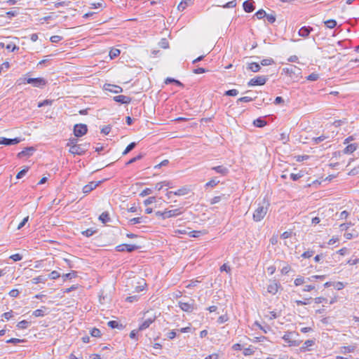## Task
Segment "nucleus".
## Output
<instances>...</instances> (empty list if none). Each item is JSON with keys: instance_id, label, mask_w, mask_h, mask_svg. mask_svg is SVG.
<instances>
[{"instance_id": "nucleus-1", "label": "nucleus", "mask_w": 359, "mask_h": 359, "mask_svg": "<svg viewBox=\"0 0 359 359\" xmlns=\"http://www.w3.org/2000/svg\"><path fill=\"white\" fill-rule=\"evenodd\" d=\"M268 211V205H259L253 213V219L259 222L264 219Z\"/></svg>"}, {"instance_id": "nucleus-2", "label": "nucleus", "mask_w": 359, "mask_h": 359, "mask_svg": "<svg viewBox=\"0 0 359 359\" xmlns=\"http://www.w3.org/2000/svg\"><path fill=\"white\" fill-rule=\"evenodd\" d=\"M90 144H72L69 148V151L70 153L74 155H83L88 150V147Z\"/></svg>"}, {"instance_id": "nucleus-3", "label": "nucleus", "mask_w": 359, "mask_h": 359, "mask_svg": "<svg viewBox=\"0 0 359 359\" xmlns=\"http://www.w3.org/2000/svg\"><path fill=\"white\" fill-rule=\"evenodd\" d=\"M178 305L183 311L187 313H191L196 309V304L194 299H190L189 302L180 301Z\"/></svg>"}, {"instance_id": "nucleus-4", "label": "nucleus", "mask_w": 359, "mask_h": 359, "mask_svg": "<svg viewBox=\"0 0 359 359\" xmlns=\"http://www.w3.org/2000/svg\"><path fill=\"white\" fill-rule=\"evenodd\" d=\"M268 77L266 76H258L249 81L248 83V86H262L266 83Z\"/></svg>"}, {"instance_id": "nucleus-5", "label": "nucleus", "mask_w": 359, "mask_h": 359, "mask_svg": "<svg viewBox=\"0 0 359 359\" xmlns=\"http://www.w3.org/2000/svg\"><path fill=\"white\" fill-rule=\"evenodd\" d=\"M23 83L32 84L34 87H41L45 85V79L43 78H24Z\"/></svg>"}, {"instance_id": "nucleus-6", "label": "nucleus", "mask_w": 359, "mask_h": 359, "mask_svg": "<svg viewBox=\"0 0 359 359\" xmlns=\"http://www.w3.org/2000/svg\"><path fill=\"white\" fill-rule=\"evenodd\" d=\"M292 334L293 332H286L282 338L286 343L288 344L290 346H299L300 344L302 343V341L292 339Z\"/></svg>"}, {"instance_id": "nucleus-7", "label": "nucleus", "mask_w": 359, "mask_h": 359, "mask_svg": "<svg viewBox=\"0 0 359 359\" xmlns=\"http://www.w3.org/2000/svg\"><path fill=\"white\" fill-rule=\"evenodd\" d=\"M88 128L86 124H76L74 127V134L76 137H80L86 134Z\"/></svg>"}, {"instance_id": "nucleus-8", "label": "nucleus", "mask_w": 359, "mask_h": 359, "mask_svg": "<svg viewBox=\"0 0 359 359\" xmlns=\"http://www.w3.org/2000/svg\"><path fill=\"white\" fill-rule=\"evenodd\" d=\"M22 141L20 137H15L13 139L6 138L4 137H0V144H4L6 146H10L13 144H17Z\"/></svg>"}, {"instance_id": "nucleus-9", "label": "nucleus", "mask_w": 359, "mask_h": 359, "mask_svg": "<svg viewBox=\"0 0 359 359\" xmlns=\"http://www.w3.org/2000/svg\"><path fill=\"white\" fill-rule=\"evenodd\" d=\"M104 88L105 90H107V91L116 93V94L123 92V88L121 86H116V85L108 83V84H105L104 86Z\"/></svg>"}, {"instance_id": "nucleus-10", "label": "nucleus", "mask_w": 359, "mask_h": 359, "mask_svg": "<svg viewBox=\"0 0 359 359\" xmlns=\"http://www.w3.org/2000/svg\"><path fill=\"white\" fill-rule=\"evenodd\" d=\"M113 100L121 104H129L132 101V98L130 97L123 95L114 96Z\"/></svg>"}, {"instance_id": "nucleus-11", "label": "nucleus", "mask_w": 359, "mask_h": 359, "mask_svg": "<svg viewBox=\"0 0 359 359\" xmlns=\"http://www.w3.org/2000/svg\"><path fill=\"white\" fill-rule=\"evenodd\" d=\"M165 210V217L168 218H170V217H177L178 215H180L181 214H182V208H176V209H173V210Z\"/></svg>"}, {"instance_id": "nucleus-12", "label": "nucleus", "mask_w": 359, "mask_h": 359, "mask_svg": "<svg viewBox=\"0 0 359 359\" xmlns=\"http://www.w3.org/2000/svg\"><path fill=\"white\" fill-rule=\"evenodd\" d=\"M34 151V149L32 147H26L24 150L18 154V157L20 158L29 157L32 155Z\"/></svg>"}, {"instance_id": "nucleus-13", "label": "nucleus", "mask_w": 359, "mask_h": 359, "mask_svg": "<svg viewBox=\"0 0 359 359\" xmlns=\"http://www.w3.org/2000/svg\"><path fill=\"white\" fill-rule=\"evenodd\" d=\"M100 183V182H90L88 184L85 185L83 187V192L85 194H88L90 191H92L93 189H95Z\"/></svg>"}, {"instance_id": "nucleus-14", "label": "nucleus", "mask_w": 359, "mask_h": 359, "mask_svg": "<svg viewBox=\"0 0 359 359\" xmlns=\"http://www.w3.org/2000/svg\"><path fill=\"white\" fill-rule=\"evenodd\" d=\"M254 1L253 0H247L243 2V7L244 11L246 13H251L255 10L254 6Z\"/></svg>"}, {"instance_id": "nucleus-15", "label": "nucleus", "mask_w": 359, "mask_h": 359, "mask_svg": "<svg viewBox=\"0 0 359 359\" xmlns=\"http://www.w3.org/2000/svg\"><path fill=\"white\" fill-rule=\"evenodd\" d=\"M313 30V27L309 26H304L298 32V34L300 36L307 37L309 34Z\"/></svg>"}, {"instance_id": "nucleus-16", "label": "nucleus", "mask_w": 359, "mask_h": 359, "mask_svg": "<svg viewBox=\"0 0 359 359\" xmlns=\"http://www.w3.org/2000/svg\"><path fill=\"white\" fill-rule=\"evenodd\" d=\"M315 344V340L314 339H308L306 340L303 346L300 347L299 351L300 352L304 353L307 351H310L309 348V346H312Z\"/></svg>"}, {"instance_id": "nucleus-17", "label": "nucleus", "mask_w": 359, "mask_h": 359, "mask_svg": "<svg viewBox=\"0 0 359 359\" xmlns=\"http://www.w3.org/2000/svg\"><path fill=\"white\" fill-rule=\"evenodd\" d=\"M211 169L223 176L226 175L229 172L228 168L223 165L215 166V167H212Z\"/></svg>"}, {"instance_id": "nucleus-18", "label": "nucleus", "mask_w": 359, "mask_h": 359, "mask_svg": "<svg viewBox=\"0 0 359 359\" xmlns=\"http://www.w3.org/2000/svg\"><path fill=\"white\" fill-rule=\"evenodd\" d=\"M278 287H279V285L276 282L273 281L268 285L267 291H268V292H269L272 294H276V292L278 290Z\"/></svg>"}, {"instance_id": "nucleus-19", "label": "nucleus", "mask_w": 359, "mask_h": 359, "mask_svg": "<svg viewBox=\"0 0 359 359\" xmlns=\"http://www.w3.org/2000/svg\"><path fill=\"white\" fill-rule=\"evenodd\" d=\"M154 321V318H147L146 319L140 326L138 328L139 331H142L148 328L150 325Z\"/></svg>"}, {"instance_id": "nucleus-20", "label": "nucleus", "mask_w": 359, "mask_h": 359, "mask_svg": "<svg viewBox=\"0 0 359 359\" xmlns=\"http://www.w3.org/2000/svg\"><path fill=\"white\" fill-rule=\"evenodd\" d=\"M147 217H134L129 220L128 223L130 225L140 224V223H147Z\"/></svg>"}, {"instance_id": "nucleus-21", "label": "nucleus", "mask_w": 359, "mask_h": 359, "mask_svg": "<svg viewBox=\"0 0 359 359\" xmlns=\"http://www.w3.org/2000/svg\"><path fill=\"white\" fill-rule=\"evenodd\" d=\"M247 69L252 72H258L261 69V67L257 62H250L248 64Z\"/></svg>"}, {"instance_id": "nucleus-22", "label": "nucleus", "mask_w": 359, "mask_h": 359, "mask_svg": "<svg viewBox=\"0 0 359 359\" xmlns=\"http://www.w3.org/2000/svg\"><path fill=\"white\" fill-rule=\"evenodd\" d=\"M76 277V271H72L71 273L63 274L61 276V281L60 283V285H61L62 283L65 282L67 279H72Z\"/></svg>"}, {"instance_id": "nucleus-23", "label": "nucleus", "mask_w": 359, "mask_h": 359, "mask_svg": "<svg viewBox=\"0 0 359 359\" xmlns=\"http://www.w3.org/2000/svg\"><path fill=\"white\" fill-rule=\"evenodd\" d=\"M228 198H229V196H226L225 194H222L220 196H215L210 200V204L213 205V204L217 203L222 200L226 201L228 199Z\"/></svg>"}, {"instance_id": "nucleus-24", "label": "nucleus", "mask_w": 359, "mask_h": 359, "mask_svg": "<svg viewBox=\"0 0 359 359\" xmlns=\"http://www.w3.org/2000/svg\"><path fill=\"white\" fill-rule=\"evenodd\" d=\"M191 4V0H182L177 6L180 11H183L187 6Z\"/></svg>"}, {"instance_id": "nucleus-25", "label": "nucleus", "mask_w": 359, "mask_h": 359, "mask_svg": "<svg viewBox=\"0 0 359 359\" xmlns=\"http://www.w3.org/2000/svg\"><path fill=\"white\" fill-rule=\"evenodd\" d=\"M357 144H351L347 145L345 149H344V154H352L353 151H355L357 149Z\"/></svg>"}, {"instance_id": "nucleus-26", "label": "nucleus", "mask_w": 359, "mask_h": 359, "mask_svg": "<svg viewBox=\"0 0 359 359\" xmlns=\"http://www.w3.org/2000/svg\"><path fill=\"white\" fill-rule=\"evenodd\" d=\"M99 219L103 223L106 224L110 221L109 214L107 212H103L99 217Z\"/></svg>"}, {"instance_id": "nucleus-27", "label": "nucleus", "mask_w": 359, "mask_h": 359, "mask_svg": "<svg viewBox=\"0 0 359 359\" xmlns=\"http://www.w3.org/2000/svg\"><path fill=\"white\" fill-rule=\"evenodd\" d=\"M189 189L186 187H184L175 191L173 192V194L175 195V196H184L186 194H187L189 193Z\"/></svg>"}, {"instance_id": "nucleus-28", "label": "nucleus", "mask_w": 359, "mask_h": 359, "mask_svg": "<svg viewBox=\"0 0 359 359\" xmlns=\"http://www.w3.org/2000/svg\"><path fill=\"white\" fill-rule=\"evenodd\" d=\"M254 125L257 128H262L266 125V121L262 118H258L253 122Z\"/></svg>"}, {"instance_id": "nucleus-29", "label": "nucleus", "mask_w": 359, "mask_h": 359, "mask_svg": "<svg viewBox=\"0 0 359 359\" xmlns=\"http://www.w3.org/2000/svg\"><path fill=\"white\" fill-rule=\"evenodd\" d=\"M355 346H342L341 348V353H352L355 351Z\"/></svg>"}, {"instance_id": "nucleus-30", "label": "nucleus", "mask_w": 359, "mask_h": 359, "mask_svg": "<svg viewBox=\"0 0 359 359\" xmlns=\"http://www.w3.org/2000/svg\"><path fill=\"white\" fill-rule=\"evenodd\" d=\"M107 325L109 327H110L112 329L118 328V329L121 330L123 328V325L121 324H119V323L116 320L109 321Z\"/></svg>"}, {"instance_id": "nucleus-31", "label": "nucleus", "mask_w": 359, "mask_h": 359, "mask_svg": "<svg viewBox=\"0 0 359 359\" xmlns=\"http://www.w3.org/2000/svg\"><path fill=\"white\" fill-rule=\"evenodd\" d=\"M121 53V51L118 48H112L109 51V57L111 59H114L118 57Z\"/></svg>"}, {"instance_id": "nucleus-32", "label": "nucleus", "mask_w": 359, "mask_h": 359, "mask_svg": "<svg viewBox=\"0 0 359 359\" xmlns=\"http://www.w3.org/2000/svg\"><path fill=\"white\" fill-rule=\"evenodd\" d=\"M61 276H60V273L57 271H53L49 275H48V278L50 279V280H55V279H58L59 281L60 282L61 281V278H60Z\"/></svg>"}, {"instance_id": "nucleus-33", "label": "nucleus", "mask_w": 359, "mask_h": 359, "mask_svg": "<svg viewBox=\"0 0 359 359\" xmlns=\"http://www.w3.org/2000/svg\"><path fill=\"white\" fill-rule=\"evenodd\" d=\"M329 138H330L329 135H325L323 134L318 137H313V141L314 142V144H319L320 142H321L325 140H327Z\"/></svg>"}, {"instance_id": "nucleus-34", "label": "nucleus", "mask_w": 359, "mask_h": 359, "mask_svg": "<svg viewBox=\"0 0 359 359\" xmlns=\"http://www.w3.org/2000/svg\"><path fill=\"white\" fill-rule=\"evenodd\" d=\"M136 147L135 142H131L129 144L123 152V155L125 156L131 151Z\"/></svg>"}, {"instance_id": "nucleus-35", "label": "nucleus", "mask_w": 359, "mask_h": 359, "mask_svg": "<svg viewBox=\"0 0 359 359\" xmlns=\"http://www.w3.org/2000/svg\"><path fill=\"white\" fill-rule=\"evenodd\" d=\"M325 25L329 29H333L337 25V22L335 20H328L325 22Z\"/></svg>"}, {"instance_id": "nucleus-36", "label": "nucleus", "mask_w": 359, "mask_h": 359, "mask_svg": "<svg viewBox=\"0 0 359 359\" xmlns=\"http://www.w3.org/2000/svg\"><path fill=\"white\" fill-rule=\"evenodd\" d=\"M219 181L217 180L216 178L212 179L205 185V187H215L219 184Z\"/></svg>"}, {"instance_id": "nucleus-37", "label": "nucleus", "mask_w": 359, "mask_h": 359, "mask_svg": "<svg viewBox=\"0 0 359 359\" xmlns=\"http://www.w3.org/2000/svg\"><path fill=\"white\" fill-rule=\"evenodd\" d=\"M306 282V280L303 276H298L294 281L296 286L301 285Z\"/></svg>"}, {"instance_id": "nucleus-38", "label": "nucleus", "mask_w": 359, "mask_h": 359, "mask_svg": "<svg viewBox=\"0 0 359 359\" xmlns=\"http://www.w3.org/2000/svg\"><path fill=\"white\" fill-rule=\"evenodd\" d=\"M255 97H249V96H245V97H240L237 100V104H238L239 102H251L252 100H254Z\"/></svg>"}, {"instance_id": "nucleus-39", "label": "nucleus", "mask_w": 359, "mask_h": 359, "mask_svg": "<svg viewBox=\"0 0 359 359\" xmlns=\"http://www.w3.org/2000/svg\"><path fill=\"white\" fill-rule=\"evenodd\" d=\"M285 72L291 76L292 74H296V70H299L296 66L292 65L290 68L284 69Z\"/></svg>"}, {"instance_id": "nucleus-40", "label": "nucleus", "mask_w": 359, "mask_h": 359, "mask_svg": "<svg viewBox=\"0 0 359 359\" xmlns=\"http://www.w3.org/2000/svg\"><path fill=\"white\" fill-rule=\"evenodd\" d=\"M266 13L263 9L259 10L255 14V16H256L257 19H262L264 17H266Z\"/></svg>"}, {"instance_id": "nucleus-41", "label": "nucleus", "mask_w": 359, "mask_h": 359, "mask_svg": "<svg viewBox=\"0 0 359 359\" xmlns=\"http://www.w3.org/2000/svg\"><path fill=\"white\" fill-rule=\"evenodd\" d=\"M19 14L18 8H15L13 11H10L6 12V15L9 19H11L13 17H15Z\"/></svg>"}, {"instance_id": "nucleus-42", "label": "nucleus", "mask_w": 359, "mask_h": 359, "mask_svg": "<svg viewBox=\"0 0 359 359\" xmlns=\"http://www.w3.org/2000/svg\"><path fill=\"white\" fill-rule=\"evenodd\" d=\"M143 156H144V155H143V154H140L137 155V156H135V157H134V158H131L130 160H129V161L126 163V165H130V164H132V163H133L136 162L137 161L142 159V158H143Z\"/></svg>"}, {"instance_id": "nucleus-43", "label": "nucleus", "mask_w": 359, "mask_h": 359, "mask_svg": "<svg viewBox=\"0 0 359 359\" xmlns=\"http://www.w3.org/2000/svg\"><path fill=\"white\" fill-rule=\"evenodd\" d=\"M312 298L310 297V298H306L305 299L304 301L302 300H296L295 301V303L297 304V306H303V305H307L310 303V300Z\"/></svg>"}, {"instance_id": "nucleus-44", "label": "nucleus", "mask_w": 359, "mask_h": 359, "mask_svg": "<svg viewBox=\"0 0 359 359\" xmlns=\"http://www.w3.org/2000/svg\"><path fill=\"white\" fill-rule=\"evenodd\" d=\"M28 325L29 322L25 320H23L18 323L17 327L19 329H25L28 327Z\"/></svg>"}, {"instance_id": "nucleus-45", "label": "nucleus", "mask_w": 359, "mask_h": 359, "mask_svg": "<svg viewBox=\"0 0 359 359\" xmlns=\"http://www.w3.org/2000/svg\"><path fill=\"white\" fill-rule=\"evenodd\" d=\"M273 63H274V60L272 58H266L261 61V65L263 66H269Z\"/></svg>"}, {"instance_id": "nucleus-46", "label": "nucleus", "mask_w": 359, "mask_h": 359, "mask_svg": "<svg viewBox=\"0 0 359 359\" xmlns=\"http://www.w3.org/2000/svg\"><path fill=\"white\" fill-rule=\"evenodd\" d=\"M255 325L257 326L264 333H267L271 330V327L269 325L263 327L258 322H255Z\"/></svg>"}, {"instance_id": "nucleus-47", "label": "nucleus", "mask_w": 359, "mask_h": 359, "mask_svg": "<svg viewBox=\"0 0 359 359\" xmlns=\"http://www.w3.org/2000/svg\"><path fill=\"white\" fill-rule=\"evenodd\" d=\"M96 231L93 230V229H88L86 231H82V234L86 237H90L93 236Z\"/></svg>"}, {"instance_id": "nucleus-48", "label": "nucleus", "mask_w": 359, "mask_h": 359, "mask_svg": "<svg viewBox=\"0 0 359 359\" xmlns=\"http://www.w3.org/2000/svg\"><path fill=\"white\" fill-rule=\"evenodd\" d=\"M238 94V90L236 89L229 90L224 93V95H226V96H236Z\"/></svg>"}, {"instance_id": "nucleus-49", "label": "nucleus", "mask_w": 359, "mask_h": 359, "mask_svg": "<svg viewBox=\"0 0 359 359\" xmlns=\"http://www.w3.org/2000/svg\"><path fill=\"white\" fill-rule=\"evenodd\" d=\"M349 215V212L344 210L339 214V219H346L348 217Z\"/></svg>"}, {"instance_id": "nucleus-50", "label": "nucleus", "mask_w": 359, "mask_h": 359, "mask_svg": "<svg viewBox=\"0 0 359 359\" xmlns=\"http://www.w3.org/2000/svg\"><path fill=\"white\" fill-rule=\"evenodd\" d=\"M353 225V223H351V222H346V223H344V224H340L339 226V229L341 231H346L347 230L350 226H351Z\"/></svg>"}, {"instance_id": "nucleus-51", "label": "nucleus", "mask_w": 359, "mask_h": 359, "mask_svg": "<svg viewBox=\"0 0 359 359\" xmlns=\"http://www.w3.org/2000/svg\"><path fill=\"white\" fill-rule=\"evenodd\" d=\"M254 353H255V351L252 348L251 346H249L248 348H244L243 352V355L245 356L253 355Z\"/></svg>"}, {"instance_id": "nucleus-52", "label": "nucleus", "mask_w": 359, "mask_h": 359, "mask_svg": "<svg viewBox=\"0 0 359 359\" xmlns=\"http://www.w3.org/2000/svg\"><path fill=\"white\" fill-rule=\"evenodd\" d=\"M138 248H139V247L135 245L126 244V250L128 252H133V251L137 250Z\"/></svg>"}, {"instance_id": "nucleus-53", "label": "nucleus", "mask_w": 359, "mask_h": 359, "mask_svg": "<svg viewBox=\"0 0 359 359\" xmlns=\"http://www.w3.org/2000/svg\"><path fill=\"white\" fill-rule=\"evenodd\" d=\"M319 78V75L318 74H316V73H312L310 75H309L307 77H306V79L308 81H317Z\"/></svg>"}, {"instance_id": "nucleus-54", "label": "nucleus", "mask_w": 359, "mask_h": 359, "mask_svg": "<svg viewBox=\"0 0 359 359\" xmlns=\"http://www.w3.org/2000/svg\"><path fill=\"white\" fill-rule=\"evenodd\" d=\"M90 334L94 337H100L101 336V332L97 328H93L90 332Z\"/></svg>"}, {"instance_id": "nucleus-55", "label": "nucleus", "mask_w": 359, "mask_h": 359, "mask_svg": "<svg viewBox=\"0 0 359 359\" xmlns=\"http://www.w3.org/2000/svg\"><path fill=\"white\" fill-rule=\"evenodd\" d=\"M333 286L337 290H341L345 287V285L342 282H336V283H333Z\"/></svg>"}, {"instance_id": "nucleus-56", "label": "nucleus", "mask_w": 359, "mask_h": 359, "mask_svg": "<svg viewBox=\"0 0 359 359\" xmlns=\"http://www.w3.org/2000/svg\"><path fill=\"white\" fill-rule=\"evenodd\" d=\"M62 39V36H58V35L52 36L50 38V41L52 43H58V42H60Z\"/></svg>"}, {"instance_id": "nucleus-57", "label": "nucleus", "mask_w": 359, "mask_h": 359, "mask_svg": "<svg viewBox=\"0 0 359 359\" xmlns=\"http://www.w3.org/2000/svg\"><path fill=\"white\" fill-rule=\"evenodd\" d=\"M27 171H28V168L22 169L21 171H20L17 174L16 178L17 179H21L22 177H23L25 175V174L27 172Z\"/></svg>"}, {"instance_id": "nucleus-58", "label": "nucleus", "mask_w": 359, "mask_h": 359, "mask_svg": "<svg viewBox=\"0 0 359 359\" xmlns=\"http://www.w3.org/2000/svg\"><path fill=\"white\" fill-rule=\"evenodd\" d=\"M267 338L264 336H261V337H256L252 339H250V341L253 343H257V342H260V341H264V340H266Z\"/></svg>"}, {"instance_id": "nucleus-59", "label": "nucleus", "mask_w": 359, "mask_h": 359, "mask_svg": "<svg viewBox=\"0 0 359 359\" xmlns=\"http://www.w3.org/2000/svg\"><path fill=\"white\" fill-rule=\"evenodd\" d=\"M228 320H229V318H228L227 315H222L218 318L217 323L219 324H222V323L226 322Z\"/></svg>"}, {"instance_id": "nucleus-60", "label": "nucleus", "mask_w": 359, "mask_h": 359, "mask_svg": "<svg viewBox=\"0 0 359 359\" xmlns=\"http://www.w3.org/2000/svg\"><path fill=\"white\" fill-rule=\"evenodd\" d=\"M156 202V197L154 196H151V197H149L148 198H147L144 201V204L145 205H150L153 203Z\"/></svg>"}, {"instance_id": "nucleus-61", "label": "nucleus", "mask_w": 359, "mask_h": 359, "mask_svg": "<svg viewBox=\"0 0 359 359\" xmlns=\"http://www.w3.org/2000/svg\"><path fill=\"white\" fill-rule=\"evenodd\" d=\"M22 341H24L23 339H17V338H11V339L7 340L6 343L15 344H18V343H20Z\"/></svg>"}, {"instance_id": "nucleus-62", "label": "nucleus", "mask_w": 359, "mask_h": 359, "mask_svg": "<svg viewBox=\"0 0 359 359\" xmlns=\"http://www.w3.org/2000/svg\"><path fill=\"white\" fill-rule=\"evenodd\" d=\"M14 262L20 261L22 259V256L20 254H14L10 257Z\"/></svg>"}, {"instance_id": "nucleus-63", "label": "nucleus", "mask_w": 359, "mask_h": 359, "mask_svg": "<svg viewBox=\"0 0 359 359\" xmlns=\"http://www.w3.org/2000/svg\"><path fill=\"white\" fill-rule=\"evenodd\" d=\"M33 316H36V317H39V316H43L44 315V311L43 309H36L35 310L33 313H32Z\"/></svg>"}, {"instance_id": "nucleus-64", "label": "nucleus", "mask_w": 359, "mask_h": 359, "mask_svg": "<svg viewBox=\"0 0 359 359\" xmlns=\"http://www.w3.org/2000/svg\"><path fill=\"white\" fill-rule=\"evenodd\" d=\"M151 193H152V190L151 189L146 188L140 194V196L143 197V196L149 195Z\"/></svg>"}]
</instances>
